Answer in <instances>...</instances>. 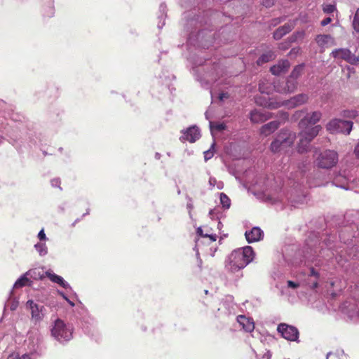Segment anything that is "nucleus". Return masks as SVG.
Here are the masks:
<instances>
[{"mask_svg": "<svg viewBox=\"0 0 359 359\" xmlns=\"http://www.w3.org/2000/svg\"><path fill=\"white\" fill-rule=\"evenodd\" d=\"M196 233L201 237L209 238L210 242H215L217 240V236L215 234H209L208 233H204L201 227L197 229Z\"/></svg>", "mask_w": 359, "mask_h": 359, "instance_id": "nucleus-27", "label": "nucleus"}, {"mask_svg": "<svg viewBox=\"0 0 359 359\" xmlns=\"http://www.w3.org/2000/svg\"><path fill=\"white\" fill-rule=\"evenodd\" d=\"M211 131H222L226 129V125L224 123H212L210 122Z\"/></svg>", "mask_w": 359, "mask_h": 359, "instance_id": "nucleus-29", "label": "nucleus"}, {"mask_svg": "<svg viewBox=\"0 0 359 359\" xmlns=\"http://www.w3.org/2000/svg\"><path fill=\"white\" fill-rule=\"evenodd\" d=\"M323 11L327 14L332 13L336 11V6L333 4H325L323 6Z\"/></svg>", "mask_w": 359, "mask_h": 359, "instance_id": "nucleus-33", "label": "nucleus"}, {"mask_svg": "<svg viewBox=\"0 0 359 359\" xmlns=\"http://www.w3.org/2000/svg\"><path fill=\"white\" fill-rule=\"evenodd\" d=\"M332 57L338 60H343L351 65L359 63V56H355L348 48H337L332 51Z\"/></svg>", "mask_w": 359, "mask_h": 359, "instance_id": "nucleus-7", "label": "nucleus"}, {"mask_svg": "<svg viewBox=\"0 0 359 359\" xmlns=\"http://www.w3.org/2000/svg\"><path fill=\"white\" fill-rule=\"evenodd\" d=\"M259 90L262 94L269 95L273 90V84L266 80L261 81L259 83Z\"/></svg>", "mask_w": 359, "mask_h": 359, "instance_id": "nucleus-22", "label": "nucleus"}, {"mask_svg": "<svg viewBox=\"0 0 359 359\" xmlns=\"http://www.w3.org/2000/svg\"><path fill=\"white\" fill-rule=\"evenodd\" d=\"M273 90L280 93H286V86L285 84V80L280 81L276 80L273 82Z\"/></svg>", "mask_w": 359, "mask_h": 359, "instance_id": "nucleus-25", "label": "nucleus"}, {"mask_svg": "<svg viewBox=\"0 0 359 359\" xmlns=\"http://www.w3.org/2000/svg\"><path fill=\"white\" fill-rule=\"evenodd\" d=\"M275 52L271 50H267L264 53H263L260 57L257 60V64L258 65H262L264 63L269 62L276 58Z\"/></svg>", "mask_w": 359, "mask_h": 359, "instance_id": "nucleus-20", "label": "nucleus"}, {"mask_svg": "<svg viewBox=\"0 0 359 359\" xmlns=\"http://www.w3.org/2000/svg\"><path fill=\"white\" fill-rule=\"evenodd\" d=\"M300 137V139H299V142L297 144V149L298 153L304 154L309 151L311 142H309L308 140H305L302 137Z\"/></svg>", "mask_w": 359, "mask_h": 359, "instance_id": "nucleus-23", "label": "nucleus"}, {"mask_svg": "<svg viewBox=\"0 0 359 359\" xmlns=\"http://www.w3.org/2000/svg\"><path fill=\"white\" fill-rule=\"evenodd\" d=\"M354 154H355V156L358 158H359V140L354 149Z\"/></svg>", "mask_w": 359, "mask_h": 359, "instance_id": "nucleus-43", "label": "nucleus"}, {"mask_svg": "<svg viewBox=\"0 0 359 359\" xmlns=\"http://www.w3.org/2000/svg\"><path fill=\"white\" fill-rule=\"evenodd\" d=\"M299 284L295 283V282H293L292 280H288L287 281V286L290 287H292V288H297L299 287Z\"/></svg>", "mask_w": 359, "mask_h": 359, "instance_id": "nucleus-40", "label": "nucleus"}, {"mask_svg": "<svg viewBox=\"0 0 359 359\" xmlns=\"http://www.w3.org/2000/svg\"><path fill=\"white\" fill-rule=\"evenodd\" d=\"M303 70H304V65H297L296 67H294V68L292 71L289 77L297 81V79L302 74Z\"/></svg>", "mask_w": 359, "mask_h": 359, "instance_id": "nucleus-26", "label": "nucleus"}, {"mask_svg": "<svg viewBox=\"0 0 359 359\" xmlns=\"http://www.w3.org/2000/svg\"><path fill=\"white\" fill-rule=\"evenodd\" d=\"M212 153L209 151L205 152V159H208L212 156Z\"/></svg>", "mask_w": 359, "mask_h": 359, "instance_id": "nucleus-48", "label": "nucleus"}, {"mask_svg": "<svg viewBox=\"0 0 359 359\" xmlns=\"http://www.w3.org/2000/svg\"><path fill=\"white\" fill-rule=\"evenodd\" d=\"M300 129L301 131L299 133V136L302 137L311 142L318 135L322 127L320 125H317L312 127L307 126L306 128Z\"/></svg>", "mask_w": 359, "mask_h": 359, "instance_id": "nucleus-10", "label": "nucleus"}, {"mask_svg": "<svg viewBox=\"0 0 359 359\" xmlns=\"http://www.w3.org/2000/svg\"><path fill=\"white\" fill-rule=\"evenodd\" d=\"M331 355V353H327V359H329L330 356Z\"/></svg>", "mask_w": 359, "mask_h": 359, "instance_id": "nucleus-51", "label": "nucleus"}, {"mask_svg": "<svg viewBox=\"0 0 359 359\" xmlns=\"http://www.w3.org/2000/svg\"><path fill=\"white\" fill-rule=\"evenodd\" d=\"M338 161L339 155L336 151L325 149L317 154L314 163L319 168L331 169L337 164Z\"/></svg>", "mask_w": 359, "mask_h": 359, "instance_id": "nucleus-4", "label": "nucleus"}, {"mask_svg": "<svg viewBox=\"0 0 359 359\" xmlns=\"http://www.w3.org/2000/svg\"><path fill=\"white\" fill-rule=\"evenodd\" d=\"M263 5L266 7H270L273 5V0H264Z\"/></svg>", "mask_w": 359, "mask_h": 359, "instance_id": "nucleus-41", "label": "nucleus"}, {"mask_svg": "<svg viewBox=\"0 0 359 359\" xmlns=\"http://www.w3.org/2000/svg\"><path fill=\"white\" fill-rule=\"evenodd\" d=\"M306 110H299V111H295V113L293 115V118L294 120H297V119L301 118L302 116L306 113Z\"/></svg>", "mask_w": 359, "mask_h": 359, "instance_id": "nucleus-35", "label": "nucleus"}, {"mask_svg": "<svg viewBox=\"0 0 359 359\" xmlns=\"http://www.w3.org/2000/svg\"><path fill=\"white\" fill-rule=\"evenodd\" d=\"M358 116V112L355 110H344L341 112V116L344 118H355Z\"/></svg>", "mask_w": 359, "mask_h": 359, "instance_id": "nucleus-32", "label": "nucleus"}, {"mask_svg": "<svg viewBox=\"0 0 359 359\" xmlns=\"http://www.w3.org/2000/svg\"><path fill=\"white\" fill-rule=\"evenodd\" d=\"M309 100V95L307 94L301 93L298 94L288 100L284 102H271L270 100H266L262 97H256L255 102L257 104L267 107L269 109H277L283 105L287 106L288 108H294L306 103Z\"/></svg>", "mask_w": 359, "mask_h": 359, "instance_id": "nucleus-2", "label": "nucleus"}, {"mask_svg": "<svg viewBox=\"0 0 359 359\" xmlns=\"http://www.w3.org/2000/svg\"><path fill=\"white\" fill-rule=\"evenodd\" d=\"M35 248L39 252L41 255H46L47 252L46 245L43 243H37L35 245Z\"/></svg>", "mask_w": 359, "mask_h": 359, "instance_id": "nucleus-34", "label": "nucleus"}, {"mask_svg": "<svg viewBox=\"0 0 359 359\" xmlns=\"http://www.w3.org/2000/svg\"><path fill=\"white\" fill-rule=\"evenodd\" d=\"M294 25L291 22L285 23L283 26L278 27L273 32V39L276 40L280 39L283 36L289 33L294 28Z\"/></svg>", "mask_w": 359, "mask_h": 359, "instance_id": "nucleus-19", "label": "nucleus"}, {"mask_svg": "<svg viewBox=\"0 0 359 359\" xmlns=\"http://www.w3.org/2000/svg\"><path fill=\"white\" fill-rule=\"evenodd\" d=\"M353 128V122L339 118H334L326 125V129L330 133H344L348 135Z\"/></svg>", "mask_w": 359, "mask_h": 359, "instance_id": "nucleus-5", "label": "nucleus"}, {"mask_svg": "<svg viewBox=\"0 0 359 359\" xmlns=\"http://www.w3.org/2000/svg\"><path fill=\"white\" fill-rule=\"evenodd\" d=\"M18 359H32V358L29 354H24L21 357H18Z\"/></svg>", "mask_w": 359, "mask_h": 359, "instance_id": "nucleus-46", "label": "nucleus"}, {"mask_svg": "<svg viewBox=\"0 0 359 359\" xmlns=\"http://www.w3.org/2000/svg\"><path fill=\"white\" fill-rule=\"evenodd\" d=\"M271 117V113L264 110L254 109L250 114V120L254 123H263Z\"/></svg>", "mask_w": 359, "mask_h": 359, "instance_id": "nucleus-12", "label": "nucleus"}, {"mask_svg": "<svg viewBox=\"0 0 359 359\" xmlns=\"http://www.w3.org/2000/svg\"><path fill=\"white\" fill-rule=\"evenodd\" d=\"M316 41L318 46L323 49L336 45L334 38L330 34H318L316 37Z\"/></svg>", "mask_w": 359, "mask_h": 359, "instance_id": "nucleus-14", "label": "nucleus"}, {"mask_svg": "<svg viewBox=\"0 0 359 359\" xmlns=\"http://www.w3.org/2000/svg\"><path fill=\"white\" fill-rule=\"evenodd\" d=\"M280 123L278 121H273L262 126L260 128V133L267 137L275 132L280 126Z\"/></svg>", "mask_w": 359, "mask_h": 359, "instance_id": "nucleus-17", "label": "nucleus"}, {"mask_svg": "<svg viewBox=\"0 0 359 359\" xmlns=\"http://www.w3.org/2000/svg\"><path fill=\"white\" fill-rule=\"evenodd\" d=\"M290 66V64L287 60H280L278 64L271 67L270 72L272 74L278 76L281 74L285 73L288 70Z\"/></svg>", "mask_w": 359, "mask_h": 359, "instance_id": "nucleus-16", "label": "nucleus"}, {"mask_svg": "<svg viewBox=\"0 0 359 359\" xmlns=\"http://www.w3.org/2000/svg\"><path fill=\"white\" fill-rule=\"evenodd\" d=\"M18 359H32V358L29 354H24L21 357H18Z\"/></svg>", "mask_w": 359, "mask_h": 359, "instance_id": "nucleus-47", "label": "nucleus"}, {"mask_svg": "<svg viewBox=\"0 0 359 359\" xmlns=\"http://www.w3.org/2000/svg\"><path fill=\"white\" fill-rule=\"evenodd\" d=\"M16 307H17V304H13L11 305V309L12 310H15Z\"/></svg>", "mask_w": 359, "mask_h": 359, "instance_id": "nucleus-50", "label": "nucleus"}, {"mask_svg": "<svg viewBox=\"0 0 359 359\" xmlns=\"http://www.w3.org/2000/svg\"><path fill=\"white\" fill-rule=\"evenodd\" d=\"M278 47L281 50H287V48H289L290 47V43H287V42H284V43H280L279 45H278Z\"/></svg>", "mask_w": 359, "mask_h": 359, "instance_id": "nucleus-39", "label": "nucleus"}, {"mask_svg": "<svg viewBox=\"0 0 359 359\" xmlns=\"http://www.w3.org/2000/svg\"><path fill=\"white\" fill-rule=\"evenodd\" d=\"M309 276H314L317 280H318L320 278V273L318 271H316L313 267L310 269V273Z\"/></svg>", "mask_w": 359, "mask_h": 359, "instance_id": "nucleus-36", "label": "nucleus"}, {"mask_svg": "<svg viewBox=\"0 0 359 359\" xmlns=\"http://www.w3.org/2000/svg\"><path fill=\"white\" fill-rule=\"evenodd\" d=\"M52 335L58 341H69L72 338V332L67 328L64 322L57 319L55 321V325L51 330Z\"/></svg>", "mask_w": 359, "mask_h": 359, "instance_id": "nucleus-6", "label": "nucleus"}, {"mask_svg": "<svg viewBox=\"0 0 359 359\" xmlns=\"http://www.w3.org/2000/svg\"><path fill=\"white\" fill-rule=\"evenodd\" d=\"M322 118V113L320 111H315L306 114L299 122V128H306L309 126H313L317 123Z\"/></svg>", "mask_w": 359, "mask_h": 359, "instance_id": "nucleus-9", "label": "nucleus"}, {"mask_svg": "<svg viewBox=\"0 0 359 359\" xmlns=\"http://www.w3.org/2000/svg\"><path fill=\"white\" fill-rule=\"evenodd\" d=\"M254 251L250 246L238 248L233 250L229 255V269L231 272H236L245 267L253 260Z\"/></svg>", "mask_w": 359, "mask_h": 359, "instance_id": "nucleus-1", "label": "nucleus"}, {"mask_svg": "<svg viewBox=\"0 0 359 359\" xmlns=\"http://www.w3.org/2000/svg\"><path fill=\"white\" fill-rule=\"evenodd\" d=\"M46 276L48 277L52 282L57 283L64 288H67L69 287V284L65 281L62 277L56 275L51 271H46Z\"/></svg>", "mask_w": 359, "mask_h": 359, "instance_id": "nucleus-21", "label": "nucleus"}, {"mask_svg": "<svg viewBox=\"0 0 359 359\" xmlns=\"http://www.w3.org/2000/svg\"><path fill=\"white\" fill-rule=\"evenodd\" d=\"M331 22H332V18L330 17H327L321 21L320 25L324 27V26L330 24Z\"/></svg>", "mask_w": 359, "mask_h": 359, "instance_id": "nucleus-38", "label": "nucleus"}, {"mask_svg": "<svg viewBox=\"0 0 359 359\" xmlns=\"http://www.w3.org/2000/svg\"><path fill=\"white\" fill-rule=\"evenodd\" d=\"M297 81L288 77V79L285 81L284 84L286 86V93H290L294 92L297 89Z\"/></svg>", "mask_w": 359, "mask_h": 359, "instance_id": "nucleus-24", "label": "nucleus"}, {"mask_svg": "<svg viewBox=\"0 0 359 359\" xmlns=\"http://www.w3.org/2000/svg\"><path fill=\"white\" fill-rule=\"evenodd\" d=\"M277 330L280 333L281 336L288 341H296L299 337L298 330L292 325L285 323L278 325Z\"/></svg>", "mask_w": 359, "mask_h": 359, "instance_id": "nucleus-8", "label": "nucleus"}, {"mask_svg": "<svg viewBox=\"0 0 359 359\" xmlns=\"http://www.w3.org/2000/svg\"><path fill=\"white\" fill-rule=\"evenodd\" d=\"M229 97V94L228 93H221L218 96V98L220 101H223L224 99H228Z\"/></svg>", "mask_w": 359, "mask_h": 359, "instance_id": "nucleus-37", "label": "nucleus"}, {"mask_svg": "<svg viewBox=\"0 0 359 359\" xmlns=\"http://www.w3.org/2000/svg\"><path fill=\"white\" fill-rule=\"evenodd\" d=\"M245 236L248 243H253L261 239L263 236V231L259 227H254L251 231H246Z\"/></svg>", "mask_w": 359, "mask_h": 359, "instance_id": "nucleus-18", "label": "nucleus"}, {"mask_svg": "<svg viewBox=\"0 0 359 359\" xmlns=\"http://www.w3.org/2000/svg\"><path fill=\"white\" fill-rule=\"evenodd\" d=\"M28 282H29V280L26 276H22L20 278H19L15 283L14 287L15 288H20L25 286Z\"/></svg>", "mask_w": 359, "mask_h": 359, "instance_id": "nucleus-31", "label": "nucleus"}, {"mask_svg": "<svg viewBox=\"0 0 359 359\" xmlns=\"http://www.w3.org/2000/svg\"><path fill=\"white\" fill-rule=\"evenodd\" d=\"M220 201L224 208H229L231 205V200L224 193L220 194Z\"/></svg>", "mask_w": 359, "mask_h": 359, "instance_id": "nucleus-30", "label": "nucleus"}, {"mask_svg": "<svg viewBox=\"0 0 359 359\" xmlns=\"http://www.w3.org/2000/svg\"><path fill=\"white\" fill-rule=\"evenodd\" d=\"M201 137L200 130L198 127L194 126L188 128L183 132L182 136L180 137L182 141H188L191 143L195 142Z\"/></svg>", "mask_w": 359, "mask_h": 359, "instance_id": "nucleus-11", "label": "nucleus"}, {"mask_svg": "<svg viewBox=\"0 0 359 359\" xmlns=\"http://www.w3.org/2000/svg\"><path fill=\"white\" fill-rule=\"evenodd\" d=\"M318 287V280L316 279L311 285L310 287L313 290Z\"/></svg>", "mask_w": 359, "mask_h": 359, "instance_id": "nucleus-44", "label": "nucleus"}, {"mask_svg": "<svg viewBox=\"0 0 359 359\" xmlns=\"http://www.w3.org/2000/svg\"><path fill=\"white\" fill-rule=\"evenodd\" d=\"M38 237L41 240V241H43V240H46V234L44 233V231L43 229H41L39 234H38Z\"/></svg>", "mask_w": 359, "mask_h": 359, "instance_id": "nucleus-42", "label": "nucleus"}, {"mask_svg": "<svg viewBox=\"0 0 359 359\" xmlns=\"http://www.w3.org/2000/svg\"><path fill=\"white\" fill-rule=\"evenodd\" d=\"M352 26L354 31L359 33V8L356 10L353 16Z\"/></svg>", "mask_w": 359, "mask_h": 359, "instance_id": "nucleus-28", "label": "nucleus"}, {"mask_svg": "<svg viewBox=\"0 0 359 359\" xmlns=\"http://www.w3.org/2000/svg\"><path fill=\"white\" fill-rule=\"evenodd\" d=\"M27 304L29 306L31 310L32 318L36 322L41 320L44 316L43 306H39L35 304L32 300L27 301Z\"/></svg>", "mask_w": 359, "mask_h": 359, "instance_id": "nucleus-13", "label": "nucleus"}, {"mask_svg": "<svg viewBox=\"0 0 359 359\" xmlns=\"http://www.w3.org/2000/svg\"><path fill=\"white\" fill-rule=\"evenodd\" d=\"M281 22L280 18H275L271 20V25L276 26Z\"/></svg>", "mask_w": 359, "mask_h": 359, "instance_id": "nucleus-45", "label": "nucleus"}, {"mask_svg": "<svg viewBox=\"0 0 359 359\" xmlns=\"http://www.w3.org/2000/svg\"><path fill=\"white\" fill-rule=\"evenodd\" d=\"M295 140L296 134L294 133L287 129H283L271 143L270 150L273 153H278L283 149L290 147L294 144Z\"/></svg>", "mask_w": 359, "mask_h": 359, "instance_id": "nucleus-3", "label": "nucleus"}, {"mask_svg": "<svg viewBox=\"0 0 359 359\" xmlns=\"http://www.w3.org/2000/svg\"><path fill=\"white\" fill-rule=\"evenodd\" d=\"M237 321L246 332H252L255 330V323L252 318H248L244 315H239Z\"/></svg>", "mask_w": 359, "mask_h": 359, "instance_id": "nucleus-15", "label": "nucleus"}, {"mask_svg": "<svg viewBox=\"0 0 359 359\" xmlns=\"http://www.w3.org/2000/svg\"><path fill=\"white\" fill-rule=\"evenodd\" d=\"M7 359H18V356H15V355H11L8 357Z\"/></svg>", "mask_w": 359, "mask_h": 359, "instance_id": "nucleus-49", "label": "nucleus"}]
</instances>
